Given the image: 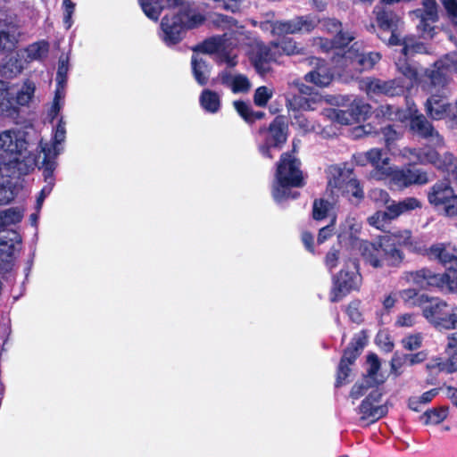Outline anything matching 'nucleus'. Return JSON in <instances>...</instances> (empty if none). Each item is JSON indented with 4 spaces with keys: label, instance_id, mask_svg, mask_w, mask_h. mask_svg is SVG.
<instances>
[{
    "label": "nucleus",
    "instance_id": "obj_11",
    "mask_svg": "<svg viewBox=\"0 0 457 457\" xmlns=\"http://www.w3.org/2000/svg\"><path fill=\"white\" fill-rule=\"evenodd\" d=\"M420 308L422 310L423 317L434 327L445 328V323L448 314V304L445 301L429 295L421 296Z\"/></svg>",
    "mask_w": 457,
    "mask_h": 457
},
{
    "label": "nucleus",
    "instance_id": "obj_6",
    "mask_svg": "<svg viewBox=\"0 0 457 457\" xmlns=\"http://www.w3.org/2000/svg\"><path fill=\"white\" fill-rule=\"evenodd\" d=\"M402 279L407 283H412L421 289L447 288L450 291H457L455 278H451L447 273H436L427 268L404 272Z\"/></svg>",
    "mask_w": 457,
    "mask_h": 457
},
{
    "label": "nucleus",
    "instance_id": "obj_60",
    "mask_svg": "<svg viewBox=\"0 0 457 457\" xmlns=\"http://www.w3.org/2000/svg\"><path fill=\"white\" fill-rule=\"evenodd\" d=\"M21 65L15 58H10L8 62L3 66L2 72L4 75L15 76L21 71Z\"/></svg>",
    "mask_w": 457,
    "mask_h": 457
},
{
    "label": "nucleus",
    "instance_id": "obj_21",
    "mask_svg": "<svg viewBox=\"0 0 457 457\" xmlns=\"http://www.w3.org/2000/svg\"><path fill=\"white\" fill-rule=\"evenodd\" d=\"M310 63L313 65V69L305 74V80L320 87L328 86L334 74L327 63L318 58H312Z\"/></svg>",
    "mask_w": 457,
    "mask_h": 457
},
{
    "label": "nucleus",
    "instance_id": "obj_5",
    "mask_svg": "<svg viewBox=\"0 0 457 457\" xmlns=\"http://www.w3.org/2000/svg\"><path fill=\"white\" fill-rule=\"evenodd\" d=\"M362 255L366 262L374 268L396 266L403 261L402 253L388 240L379 243L365 242Z\"/></svg>",
    "mask_w": 457,
    "mask_h": 457
},
{
    "label": "nucleus",
    "instance_id": "obj_15",
    "mask_svg": "<svg viewBox=\"0 0 457 457\" xmlns=\"http://www.w3.org/2000/svg\"><path fill=\"white\" fill-rule=\"evenodd\" d=\"M361 87L364 89L369 96L385 95L395 96L404 93V87L396 79L382 80L369 78L361 82Z\"/></svg>",
    "mask_w": 457,
    "mask_h": 457
},
{
    "label": "nucleus",
    "instance_id": "obj_19",
    "mask_svg": "<svg viewBox=\"0 0 457 457\" xmlns=\"http://www.w3.org/2000/svg\"><path fill=\"white\" fill-rule=\"evenodd\" d=\"M382 395L383 393L380 389L376 388L372 390L361 402L359 411L362 415V419H370L373 421H376L387 413V407L386 405L378 404Z\"/></svg>",
    "mask_w": 457,
    "mask_h": 457
},
{
    "label": "nucleus",
    "instance_id": "obj_7",
    "mask_svg": "<svg viewBox=\"0 0 457 457\" xmlns=\"http://www.w3.org/2000/svg\"><path fill=\"white\" fill-rule=\"evenodd\" d=\"M380 58L378 53H361V45L355 42L343 54H337V57L335 58L336 68L338 71L345 70L361 71L371 69Z\"/></svg>",
    "mask_w": 457,
    "mask_h": 457
},
{
    "label": "nucleus",
    "instance_id": "obj_9",
    "mask_svg": "<svg viewBox=\"0 0 457 457\" xmlns=\"http://www.w3.org/2000/svg\"><path fill=\"white\" fill-rule=\"evenodd\" d=\"M334 286L330 293V301H340L352 290L359 289L361 277L358 272L357 263L354 260L346 262V268L343 269L333 279Z\"/></svg>",
    "mask_w": 457,
    "mask_h": 457
},
{
    "label": "nucleus",
    "instance_id": "obj_1",
    "mask_svg": "<svg viewBox=\"0 0 457 457\" xmlns=\"http://www.w3.org/2000/svg\"><path fill=\"white\" fill-rule=\"evenodd\" d=\"M237 47L245 50L251 63L262 75L270 71V63L277 59L272 45L267 46L239 29L229 30L221 36L211 37L198 45L196 50L205 54L218 53L221 62L228 67H234L237 64V54L235 52Z\"/></svg>",
    "mask_w": 457,
    "mask_h": 457
},
{
    "label": "nucleus",
    "instance_id": "obj_36",
    "mask_svg": "<svg viewBox=\"0 0 457 457\" xmlns=\"http://www.w3.org/2000/svg\"><path fill=\"white\" fill-rule=\"evenodd\" d=\"M424 6V15L421 16L420 23L419 28L422 27L424 32L430 30L427 21H435L437 17V7L435 0H422Z\"/></svg>",
    "mask_w": 457,
    "mask_h": 457
},
{
    "label": "nucleus",
    "instance_id": "obj_3",
    "mask_svg": "<svg viewBox=\"0 0 457 457\" xmlns=\"http://www.w3.org/2000/svg\"><path fill=\"white\" fill-rule=\"evenodd\" d=\"M172 9L162 20L160 35L167 46H173L181 41L186 29H192L204 21L201 13L181 0H167Z\"/></svg>",
    "mask_w": 457,
    "mask_h": 457
},
{
    "label": "nucleus",
    "instance_id": "obj_44",
    "mask_svg": "<svg viewBox=\"0 0 457 457\" xmlns=\"http://www.w3.org/2000/svg\"><path fill=\"white\" fill-rule=\"evenodd\" d=\"M395 220L391 217L390 211L386 207V211H378L373 215L369 217L368 222L370 226L378 229H385L391 220Z\"/></svg>",
    "mask_w": 457,
    "mask_h": 457
},
{
    "label": "nucleus",
    "instance_id": "obj_49",
    "mask_svg": "<svg viewBox=\"0 0 457 457\" xmlns=\"http://www.w3.org/2000/svg\"><path fill=\"white\" fill-rule=\"evenodd\" d=\"M36 90V85L30 80H26L17 93L16 101L20 105H27L32 99Z\"/></svg>",
    "mask_w": 457,
    "mask_h": 457
},
{
    "label": "nucleus",
    "instance_id": "obj_33",
    "mask_svg": "<svg viewBox=\"0 0 457 457\" xmlns=\"http://www.w3.org/2000/svg\"><path fill=\"white\" fill-rule=\"evenodd\" d=\"M201 106L209 112L215 113L220 107V96L209 89H204L200 96Z\"/></svg>",
    "mask_w": 457,
    "mask_h": 457
},
{
    "label": "nucleus",
    "instance_id": "obj_22",
    "mask_svg": "<svg viewBox=\"0 0 457 457\" xmlns=\"http://www.w3.org/2000/svg\"><path fill=\"white\" fill-rule=\"evenodd\" d=\"M19 29L10 19L0 20V53L12 51L18 42Z\"/></svg>",
    "mask_w": 457,
    "mask_h": 457
},
{
    "label": "nucleus",
    "instance_id": "obj_27",
    "mask_svg": "<svg viewBox=\"0 0 457 457\" xmlns=\"http://www.w3.org/2000/svg\"><path fill=\"white\" fill-rule=\"evenodd\" d=\"M21 244V236L14 230L0 232V254L4 258L12 257Z\"/></svg>",
    "mask_w": 457,
    "mask_h": 457
},
{
    "label": "nucleus",
    "instance_id": "obj_52",
    "mask_svg": "<svg viewBox=\"0 0 457 457\" xmlns=\"http://www.w3.org/2000/svg\"><path fill=\"white\" fill-rule=\"evenodd\" d=\"M274 91L272 88L262 86L256 88L253 95V102L257 106L264 107L272 98Z\"/></svg>",
    "mask_w": 457,
    "mask_h": 457
},
{
    "label": "nucleus",
    "instance_id": "obj_62",
    "mask_svg": "<svg viewBox=\"0 0 457 457\" xmlns=\"http://www.w3.org/2000/svg\"><path fill=\"white\" fill-rule=\"evenodd\" d=\"M339 259H340L339 250H337L336 248H331L328 252V253L326 254V257H325L326 267L330 271H332V270H334L337 266Z\"/></svg>",
    "mask_w": 457,
    "mask_h": 457
},
{
    "label": "nucleus",
    "instance_id": "obj_26",
    "mask_svg": "<svg viewBox=\"0 0 457 457\" xmlns=\"http://www.w3.org/2000/svg\"><path fill=\"white\" fill-rule=\"evenodd\" d=\"M321 29L328 33L336 34L335 42L339 46H347L354 39V36L350 32H344L342 23L334 18H325L320 20Z\"/></svg>",
    "mask_w": 457,
    "mask_h": 457
},
{
    "label": "nucleus",
    "instance_id": "obj_13",
    "mask_svg": "<svg viewBox=\"0 0 457 457\" xmlns=\"http://www.w3.org/2000/svg\"><path fill=\"white\" fill-rule=\"evenodd\" d=\"M457 72V52L446 54L436 61L431 70L427 71L430 83L435 87H444L449 81V76Z\"/></svg>",
    "mask_w": 457,
    "mask_h": 457
},
{
    "label": "nucleus",
    "instance_id": "obj_20",
    "mask_svg": "<svg viewBox=\"0 0 457 457\" xmlns=\"http://www.w3.org/2000/svg\"><path fill=\"white\" fill-rule=\"evenodd\" d=\"M428 255L436 260L448 270L457 271V249L450 244L437 243L428 250Z\"/></svg>",
    "mask_w": 457,
    "mask_h": 457
},
{
    "label": "nucleus",
    "instance_id": "obj_42",
    "mask_svg": "<svg viewBox=\"0 0 457 457\" xmlns=\"http://www.w3.org/2000/svg\"><path fill=\"white\" fill-rule=\"evenodd\" d=\"M334 209V204L324 199H317L312 206V217L316 220H322L329 216Z\"/></svg>",
    "mask_w": 457,
    "mask_h": 457
},
{
    "label": "nucleus",
    "instance_id": "obj_35",
    "mask_svg": "<svg viewBox=\"0 0 457 457\" xmlns=\"http://www.w3.org/2000/svg\"><path fill=\"white\" fill-rule=\"evenodd\" d=\"M65 135H66L65 124L62 121V120L61 119L58 125L56 126V129L54 131V143L51 145L47 142L44 143L42 140H40V142L38 144V146L37 149L39 148V150H40L39 154H41V160L43 159L42 146L46 145V146L49 147L52 151L54 149H57L59 151V154L61 153L62 148L59 147L58 145L62 144L64 141Z\"/></svg>",
    "mask_w": 457,
    "mask_h": 457
},
{
    "label": "nucleus",
    "instance_id": "obj_25",
    "mask_svg": "<svg viewBox=\"0 0 457 457\" xmlns=\"http://www.w3.org/2000/svg\"><path fill=\"white\" fill-rule=\"evenodd\" d=\"M215 81L229 87L232 92L236 94L248 92L252 86L250 80L245 75H232L228 71L220 72L215 79Z\"/></svg>",
    "mask_w": 457,
    "mask_h": 457
},
{
    "label": "nucleus",
    "instance_id": "obj_2",
    "mask_svg": "<svg viewBox=\"0 0 457 457\" xmlns=\"http://www.w3.org/2000/svg\"><path fill=\"white\" fill-rule=\"evenodd\" d=\"M32 129H12L0 132V152L9 161L0 165L8 177L26 175L40 164L41 154H32L35 145Z\"/></svg>",
    "mask_w": 457,
    "mask_h": 457
},
{
    "label": "nucleus",
    "instance_id": "obj_48",
    "mask_svg": "<svg viewBox=\"0 0 457 457\" xmlns=\"http://www.w3.org/2000/svg\"><path fill=\"white\" fill-rule=\"evenodd\" d=\"M399 297L403 300L407 307H420V301L421 296H426V294H420L414 288H407L398 292Z\"/></svg>",
    "mask_w": 457,
    "mask_h": 457
},
{
    "label": "nucleus",
    "instance_id": "obj_12",
    "mask_svg": "<svg viewBox=\"0 0 457 457\" xmlns=\"http://www.w3.org/2000/svg\"><path fill=\"white\" fill-rule=\"evenodd\" d=\"M43 159L40 164L37 165L39 169L43 170V176L46 185L41 189L40 194L37 200V208L40 209L45 198L51 193L54 185V171L56 168V158L59 155V151L54 149L53 151L47 146H42Z\"/></svg>",
    "mask_w": 457,
    "mask_h": 457
},
{
    "label": "nucleus",
    "instance_id": "obj_37",
    "mask_svg": "<svg viewBox=\"0 0 457 457\" xmlns=\"http://www.w3.org/2000/svg\"><path fill=\"white\" fill-rule=\"evenodd\" d=\"M377 21L382 29H394L398 28L401 19L392 12L379 10L377 12Z\"/></svg>",
    "mask_w": 457,
    "mask_h": 457
},
{
    "label": "nucleus",
    "instance_id": "obj_30",
    "mask_svg": "<svg viewBox=\"0 0 457 457\" xmlns=\"http://www.w3.org/2000/svg\"><path fill=\"white\" fill-rule=\"evenodd\" d=\"M361 230V221L355 215H348L340 226L338 237L341 239H355Z\"/></svg>",
    "mask_w": 457,
    "mask_h": 457
},
{
    "label": "nucleus",
    "instance_id": "obj_63",
    "mask_svg": "<svg viewBox=\"0 0 457 457\" xmlns=\"http://www.w3.org/2000/svg\"><path fill=\"white\" fill-rule=\"evenodd\" d=\"M406 363H408L407 354L395 353L391 360V370L396 375H399L398 370Z\"/></svg>",
    "mask_w": 457,
    "mask_h": 457
},
{
    "label": "nucleus",
    "instance_id": "obj_10",
    "mask_svg": "<svg viewBox=\"0 0 457 457\" xmlns=\"http://www.w3.org/2000/svg\"><path fill=\"white\" fill-rule=\"evenodd\" d=\"M428 201L435 207L443 206L446 216H457V195L448 180L435 183L428 192Z\"/></svg>",
    "mask_w": 457,
    "mask_h": 457
},
{
    "label": "nucleus",
    "instance_id": "obj_24",
    "mask_svg": "<svg viewBox=\"0 0 457 457\" xmlns=\"http://www.w3.org/2000/svg\"><path fill=\"white\" fill-rule=\"evenodd\" d=\"M451 110V104L441 96L432 95L425 103L427 115L435 120L450 118Z\"/></svg>",
    "mask_w": 457,
    "mask_h": 457
},
{
    "label": "nucleus",
    "instance_id": "obj_47",
    "mask_svg": "<svg viewBox=\"0 0 457 457\" xmlns=\"http://www.w3.org/2000/svg\"><path fill=\"white\" fill-rule=\"evenodd\" d=\"M325 113L330 119L343 125H349L354 122V118L349 108L346 110L330 108L327 109Z\"/></svg>",
    "mask_w": 457,
    "mask_h": 457
},
{
    "label": "nucleus",
    "instance_id": "obj_40",
    "mask_svg": "<svg viewBox=\"0 0 457 457\" xmlns=\"http://www.w3.org/2000/svg\"><path fill=\"white\" fill-rule=\"evenodd\" d=\"M49 51V44L46 41H38L29 45L26 48L27 59L29 61L41 60Z\"/></svg>",
    "mask_w": 457,
    "mask_h": 457
},
{
    "label": "nucleus",
    "instance_id": "obj_45",
    "mask_svg": "<svg viewBox=\"0 0 457 457\" xmlns=\"http://www.w3.org/2000/svg\"><path fill=\"white\" fill-rule=\"evenodd\" d=\"M162 0H140V5L145 14L157 21L162 10Z\"/></svg>",
    "mask_w": 457,
    "mask_h": 457
},
{
    "label": "nucleus",
    "instance_id": "obj_18",
    "mask_svg": "<svg viewBox=\"0 0 457 457\" xmlns=\"http://www.w3.org/2000/svg\"><path fill=\"white\" fill-rule=\"evenodd\" d=\"M387 177L398 187H408L411 185H424L429 181L427 172L420 169H401L393 170Z\"/></svg>",
    "mask_w": 457,
    "mask_h": 457
},
{
    "label": "nucleus",
    "instance_id": "obj_43",
    "mask_svg": "<svg viewBox=\"0 0 457 457\" xmlns=\"http://www.w3.org/2000/svg\"><path fill=\"white\" fill-rule=\"evenodd\" d=\"M427 53V47L423 43L418 42L414 37H404L403 40L402 54L405 57L412 56L415 54Z\"/></svg>",
    "mask_w": 457,
    "mask_h": 457
},
{
    "label": "nucleus",
    "instance_id": "obj_8",
    "mask_svg": "<svg viewBox=\"0 0 457 457\" xmlns=\"http://www.w3.org/2000/svg\"><path fill=\"white\" fill-rule=\"evenodd\" d=\"M330 174L332 177L328 179V185L340 189L352 204H358L364 198L363 189L350 169L333 167Z\"/></svg>",
    "mask_w": 457,
    "mask_h": 457
},
{
    "label": "nucleus",
    "instance_id": "obj_56",
    "mask_svg": "<svg viewBox=\"0 0 457 457\" xmlns=\"http://www.w3.org/2000/svg\"><path fill=\"white\" fill-rule=\"evenodd\" d=\"M297 21L298 27H300V32H310L318 25L320 20L315 16L306 15L297 17Z\"/></svg>",
    "mask_w": 457,
    "mask_h": 457
},
{
    "label": "nucleus",
    "instance_id": "obj_29",
    "mask_svg": "<svg viewBox=\"0 0 457 457\" xmlns=\"http://www.w3.org/2000/svg\"><path fill=\"white\" fill-rule=\"evenodd\" d=\"M421 202L419 199L415 197H406L399 202L392 200L390 204L387 205V210L390 211L391 217L395 220L403 214L421 208Z\"/></svg>",
    "mask_w": 457,
    "mask_h": 457
},
{
    "label": "nucleus",
    "instance_id": "obj_57",
    "mask_svg": "<svg viewBox=\"0 0 457 457\" xmlns=\"http://www.w3.org/2000/svg\"><path fill=\"white\" fill-rule=\"evenodd\" d=\"M68 70V57L61 56L56 74V82L61 87H62V84L66 83Z\"/></svg>",
    "mask_w": 457,
    "mask_h": 457
},
{
    "label": "nucleus",
    "instance_id": "obj_23",
    "mask_svg": "<svg viewBox=\"0 0 457 457\" xmlns=\"http://www.w3.org/2000/svg\"><path fill=\"white\" fill-rule=\"evenodd\" d=\"M366 160L374 167V177L377 179H384L390 173L389 158L382 149L372 148L367 151Z\"/></svg>",
    "mask_w": 457,
    "mask_h": 457
},
{
    "label": "nucleus",
    "instance_id": "obj_17",
    "mask_svg": "<svg viewBox=\"0 0 457 457\" xmlns=\"http://www.w3.org/2000/svg\"><path fill=\"white\" fill-rule=\"evenodd\" d=\"M418 160L422 164L431 163L436 168L452 173L454 176L457 172V161L448 152L440 154L433 149L424 150L418 154Z\"/></svg>",
    "mask_w": 457,
    "mask_h": 457
},
{
    "label": "nucleus",
    "instance_id": "obj_41",
    "mask_svg": "<svg viewBox=\"0 0 457 457\" xmlns=\"http://www.w3.org/2000/svg\"><path fill=\"white\" fill-rule=\"evenodd\" d=\"M272 47L276 52V56L279 54L287 55L301 54L303 49L291 38L283 39L278 43H272Z\"/></svg>",
    "mask_w": 457,
    "mask_h": 457
},
{
    "label": "nucleus",
    "instance_id": "obj_31",
    "mask_svg": "<svg viewBox=\"0 0 457 457\" xmlns=\"http://www.w3.org/2000/svg\"><path fill=\"white\" fill-rule=\"evenodd\" d=\"M191 65L194 77L198 84L204 86L207 83L210 75V67L206 61L197 54L192 56Z\"/></svg>",
    "mask_w": 457,
    "mask_h": 457
},
{
    "label": "nucleus",
    "instance_id": "obj_64",
    "mask_svg": "<svg viewBox=\"0 0 457 457\" xmlns=\"http://www.w3.org/2000/svg\"><path fill=\"white\" fill-rule=\"evenodd\" d=\"M443 5L445 8L449 17L453 22L457 25V1L443 0Z\"/></svg>",
    "mask_w": 457,
    "mask_h": 457
},
{
    "label": "nucleus",
    "instance_id": "obj_28",
    "mask_svg": "<svg viewBox=\"0 0 457 457\" xmlns=\"http://www.w3.org/2000/svg\"><path fill=\"white\" fill-rule=\"evenodd\" d=\"M359 355L358 347L354 346L353 349L352 346H348L343 354V357L340 361L337 377L336 386H342L346 378L349 376L350 368L349 366L354 362L357 356Z\"/></svg>",
    "mask_w": 457,
    "mask_h": 457
},
{
    "label": "nucleus",
    "instance_id": "obj_32",
    "mask_svg": "<svg viewBox=\"0 0 457 457\" xmlns=\"http://www.w3.org/2000/svg\"><path fill=\"white\" fill-rule=\"evenodd\" d=\"M426 368L429 371L437 370L439 372L453 373L457 370V355L454 354L446 360L442 358L431 360L426 364Z\"/></svg>",
    "mask_w": 457,
    "mask_h": 457
},
{
    "label": "nucleus",
    "instance_id": "obj_14",
    "mask_svg": "<svg viewBox=\"0 0 457 457\" xmlns=\"http://www.w3.org/2000/svg\"><path fill=\"white\" fill-rule=\"evenodd\" d=\"M410 128L423 138L428 139L436 145H442L444 143L443 137L438 131L435 129L431 122L421 113H419L415 105L409 107Z\"/></svg>",
    "mask_w": 457,
    "mask_h": 457
},
{
    "label": "nucleus",
    "instance_id": "obj_58",
    "mask_svg": "<svg viewBox=\"0 0 457 457\" xmlns=\"http://www.w3.org/2000/svg\"><path fill=\"white\" fill-rule=\"evenodd\" d=\"M374 386H377V385L371 381L367 383L365 381V378H364L361 382H357L353 385V386L352 387V390L350 392V396L353 399L357 400L365 394V392L368 390V388L372 387Z\"/></svg>",
    "mask_w": 457,
    "mask_h": 457
},
{
    "label": "nucleus",
    "instance_id": "obj_4",
    "mask_svg": "<svg viewBox=\"0 0 457 457\" xmlns=\"http://www.w3.org/2000/svg\"><path fill=\"white\" fill-rule=\"evenodd\" d=\"M303 179L299 160L290 154H283L277 166L272 187V195L275 201L279 203L289 197L295 198L298 193L290 195V187H302Z\"/></svg>",
    "mask_w": 457,
    "mask_h": 457
},
{
    "label": "nucleus",
    "instance_id": "obj_54",
    "mask_svg": "<svg viewBox=\"0 0 457 457\" xmlns=\"http://www.w3.org/2000/svg\"><path fill=\"white\" fill-rule=\"evenodd\" d=\"M406 58L407 57L403 55V57H400L395 62L397 70L409 79L415 80L418 76L417 70L407 62Z\"/></svg>",
    "mask_w": 457,
    "mask_h": 457
},
{
    "label": "nucleus",
    "instance_id": "obj_39",
    "mask_svg": "<svg viewBox=\"0 0 457 457\" xmlns=\"http://www.w3.org/2000/svg\"><path fill=\"white\" fill-rule=\"evenodd\" d=\"M274 35L294 34L300 32L297 17L287 21H276L270 24Z\"/></svg>",
    "mask_w": 457,
    "mask_h": 457
},
{
    "label": "nucleus",
    "instance_id": "obj_50",
    "mask_svg": "<svg viewBox=\"0 0 457 457\" xmlns=\"http://www.w3.org/2000/svg\"><path fill=\"white\" fill-rule=\"evenodd\" d=\"M22 212L17 208H9L0 212V227L18 223L22 219Z\"/></svg>",
    "mask_w": 457,
    "mask_h": 457
},
{
    "label": "nucleus",
    "instance_id": "obj_53",
    "mask_svg": "<svg viewBox=\"0 0 457 457\" xmlns=\"http://www.w3.org/2000/svg\"><path fill=\"white\" fill-rule=\"evenodd\" d=\"M5 173L6 171H2L0 168V204H6L13 198L12 191L6 186L9 182L6 178L9 177Z\"/></svg>",
    "mask_w": 457,
    "mask_h": 457
},
{
    "label": "nucleus",
    "instance_id": "obj_46",
    "mask_svg": "<svg viewBox=\"0 0 457 457\" xmlns=\"http://www.w3.org/2000/svg\"><path fill=\"white\" fill-rule=\"evenodd\" d=\"M314 46L320 48L323 52H328L329 50L335 48L336 52L333 55L332 62L334 65L336 66L335 58L337 57V54H343L345 50V47L346 46H339L335 42V38L333 40H328L327 38L318 37L314 39Z\"/></svg>",
    "mask_w": 457,
    "mask_h": 457
},
{
    "label": "nucleus",
    "instance_id": "obj_34",
    "mask_svg": "<svg viewBox=\"0 0 457 457\" xmlns=\"http://www.w3.org/2000/svg\"><path fill=\"white\" fill-rule=\"evenodd\" d=\"M369 369L367 370V375L365 376V381L369 383L373 382L376 385L382 384L385 381V378L382 375H378V372L380 368V362L376 354H370L367 359Z\"/></svg>",
    "mask_w": 457,
    "mask_h": 457
},
{
    "label": "nucleus",
    "instance_id": "obj_51",
    "mask_svg": "<svg viewBox=\"0 0 457 457\" xmlns=\"http://www.w3.org/2000/svg\"><path fill=\"white\" fill-rule=\"evenodd\" d=\"M349 109L354 118V122H356L365 118L370 111V106L361 99H354L350 104Z\"/></svg>",
    "mask_w": 457,
    "mask_h": 457
},
{
    "label": "nucleus",
    "instance_id": "obj_59",
    "mask_svg": "<svg viewBox=\"0 0 457 457\" xmlns=\"http://www.w3.org/2000/svg\"><path fill=\"white\" fill-rule=\"evenodd\" d=\"M402 344L406 350H417L421 346L422 336L420 334L410 335L402 340Z\"/></svg>",
    "mask_w": 457,
    "mask_h": 457
},
{
    "label": "nucleus",
    "instance_id": "obj_38",
    "mask_svg": "<svg viewBox=\"0 0 457 457\" xmlns=\"http://www.w3.org/2000/svg\"><path fill=\"white\" fill-rule=\"evenodd\" d=\"M448 416V407L440 406L427 411L421 417L425 425H437Z\"/></svg>",
    "mask_w": 457,
    "mask_h": 457
},
{
    "label": "nucleus",
    "instance_id": "obj_55",
    "mask_svg": "<svg viewBox=\"0 0 457 457\" xmlns=\"http://www.w3.org/2000/svg\"><path fill=\"white\" fill-rule=\"evenodd\" d=\"M210 22L217 27L221 29H231L234 24V20L231 17L220 14V13H212L210 15Z\"/></svg>",
    "mask_w": 457,
    "mask_h": 457
},
{
    "label": "nucleus",
    "instance_id": "obj_61",
    "mask_svg": "<svg viewBox=\"0 0 457 457\" xmlns=\"http://www.w3.org/2000/svg\"><path fill=\"white\" fill-rule=\"evenodd\" d=\"M370 198L378 204L386 205V207L390 204L391 198L388 193L380 188H375L370 192Z\"/></svg>",
    "mask_w": 457,
    "mask_h": 457
},
{
    "label": "nucleus",
    "instance_id": "obj_16",
    "mask_svg": "<svg viewBox=\"0 0 457 457\" xmlns=\"http://www.w3.org/2000/svg\"><path fill=\"white\" fill-rule=\"evenodd\" d=\"M287 125L282 116H278L270 123L268 129V137L265 145L260 146L262 154L268 158H272L270 148H279L287 140Z\"/></svg>",
    "mask_w": 457,
    "mask_h": 457
}]
</instances>
